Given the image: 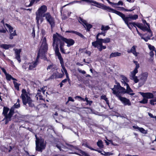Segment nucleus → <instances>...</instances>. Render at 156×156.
I'll list each match as a JSON object with an SVG mask.
<instances>
[{
	"mask_svg": "<svg viewBox=\"0 0 156 156\" xmlns=\"http://www.w3.org/2000/svg\"><path fill=\"white\" fill-rule=\"evenodd\" d=\"M48 44L47 43L46 38L44 37L42 40L41 45L39 49L35 61L32 62L29 65L28 69L29 70H33L39 63V59L40 57L43 58L45 53L48 50Z\"/></svg>",
	"mask_w": 156,
	"mask_h": 156,
	"instance_id": "obj_1",
	"label": "nucleus"
},
{
	"mask_svg": "<svg viewBox=\"0 0 156 156\" xmlns=\"http://www.w3.org/2000/svg\"><path fill=\"white\" fill-rule=\"evenodd\" d=\"M53 45L54 46L55 44V54L56 56L58 57L57 53L58 52L59 54H61L59 51L58 46L59 44L60 49L61 53L62 54H68L70 52L69 51L67 53H66L65 51L64 48L65 45V43L62 42L57 37V36L55 34L53 35Z\"/></svg>",
	"mask_w": 156,
	"mask_h": 156,
	"instance_id": "obj_2",
	"label": "nucleus"
},
{
	"mask_svg": "<svg viewBox=\"0 0 156 156\" xmlns=\"http://www.w3.org/2000/svg\"><path fill=\"white\" fill-rule=\"evenodd\" d=\"M53 45L54 46L55 44V54L56 56L58 57L57 53L58 52L59 54H61L59 51L58 46L59 44L60 49L61 53L62 54H68L70 52L69 51L67 53H66L65 51L64 48L65 45V43L62 42L57 37V36L55 34L53 35Z\"/></svg>",
	"mask_w": 156,
	"mask_h": 156,
	"instance_id": "obj_3",
	"label": "nucleus"
},
{
	"mask_svg": "<svg viewBox=\"0 0 156 156\" xmlns=\"http://www.w3.org/2000/svg\"><path fill=\"white\" fill-rule=\"evenodd\" d=\"M115 14L120 16L122 19L125 23L131 30L132 29V26H130V24H129V22L132 20H136L138 19V15L137 14L133 15L129 14L127 16H126L124 14L118 11H117Z\"/></svg>",
	"mask_w": 156,
	"mask_h": 156,
	"instance_id": "obj_4",
	"label": "nucleus"
},
{
	"mask_svg": "<svg viewBox=\"0 0 156 156\" xmlns=\"http://www.w3.org/2000/svg\"><path fill=\"white\" fill-rule=\"evenodd\" d=\"M29 93L27 92L26 89H23L22 90L21 98L22 99L23 105H26L28 104L29 107L33 108L35 107L34 101H33L30 97L28 95Z\"/></svg>",
	"mask_w": 156,
	"mask_h": 156,
	"instance_id": "obj_5",
	"label": "nucleus"
},
{
	"mask_svg": "<svg viewBox=\"0 0 156 156\" xmlns=\"http://www.w3.org/2000/svg\"><path fill=\"white\" fill-rule=\"evenodd\" d=\"M36 150L38 151L42 152L43 150L45 149L46 147V143L44 142V140L42 138H39L35 135Z\"/></svg>",
	"mask_w": 156,
	"mask_h": 156,
	"instance_id": "obj_6",
	"label": "nucleus"
},
{
	"mask_svg": "<svg viewBox=\"0 0 156 156\" xmlns=\"http://www.w3.org/2000/svg\"><path fill=\"white\" fill-rule=\"evenodd\" d=\"M103 42L100 39H96V41L92 43V45L94 48H97L99 51H101L103 49H106V47L103 45Z\"/></svg>",
	"mask_w": 156,
	"mask_h": 156,
	"instance_id": "obj_7",
	"label": "nucleus"
},
{
	"mask_svg": "<svg viewBox=\"0 0 156 156\" xmlns=\"http://www.w3.org/2000/svg\"><path fill=\"white\" fill-rule=\"evenodd\" d=\"M57 37L60 39L62 42H64V43H65L67 44V46L68 47H69L73 45L75 43V42L74 40L71 38L68 39L64 37L60 34L57 33Z\"/></svg>",
	"mask_w": 156,
	"mask_h": 156,
	"instance_id": "obj_8",
	"label": "nucleus"
},
{
	"mask_svg": "<svg viewBox=\"0 0 156 156\" xmlns=\"http://www.w3.org/2000/svg\"><path fill=\"white\" fill-rule=\"evenodd\" d=\"M91 5H94L98 8L102 9H103L106 10L108 12H112L115 14L117 12V10L114 9L110 7L105 5L104 4L97 2L95 5H94L92 4H90Z\"/></svg>",
	"mask_w": 156,
	"mask_h": 156,
	"instance_id": "obj_9",
	"label": "nucleus"
},
{
	"mask_svg": "<svg viewBox=\"0 0 156 156\" xmlns=\"http://www.w3.org/2000/svg\"><path fill=\"white\" fill-rule=\"evenodd\" d=\"M43 17H45L46 20L50 24L51 28L55 26L54 18L51 16L49 12H47L44 14L43 15Z\"/></svg>",
	"mask_w": 156,
	"mask_h": 156,
	"instance_id": "obj_10",
	"label": "nucleus"
},
{
	"mask_svg": "<svg viewBox=\"0 0 156 156\" xmlns=\"http://www.w3.org/2000/svg\"><path fill=\"white\" fill-rule=\"evenodd\" d=\"M9 110V108L8 107H3L2 114L5 117L4 119H5V124H7L9 122L11 121L10 116H8L9 113L8 114Z\"/></svg>",
	"mask_w": 156,
	"mask_h": 156,
	"instance_id": "obj_11",
	"label": "nucleus"
},
{
	"mask_svg": "<svg viewBox=\"0 0 156 156\" xmlns=\"http://www.w3.org/2000/svg\"><path fill=\"white\" fill-rule=\"evenodd\" d=\"M47 10L46 6L43 5L41 6L36 12V14L38 15V17L41 16L45 14Z\"/></svg>",
	"mask_w": 156,
	"mask_h": 156,
	"instance_id": "obj_12",
	"label": "nucleus"
},
{
	"mask_svg": "<svg viewBox=\"0 0 156 156\" xmlns=\"http://www.w3.org/2000/svg\"><path fill=\"white\" fill-rule=\"evenodd\" d=\"M146 25L148 26V27L146 26H143V24L140 23L139 28L143 31H147L149 33V34H150L149 36L152 37L153 36L152 33L150 29V24L149 23H147Z\"/></svg>",
	"mask_w": 156,
	"mask_h": 156,
	"instance_id": "obj_13",
	"label": "nucleus"
},
{
	"mask_svg": "<svg viewBox=\"0 0 156 156\" xmlns=\"http://www.w3.org/2000/svg\"><path fill=\"white\" fill-rule=\"evenodd\" d=\"M5 25L6 27L8 28L9 32L10 33L9 34V38L10 39L12 40L13 39L14 36L17 35L16 32V30H14L13 31V28L10 25L7 23H5Z\"/></svg>",
	"mask_w": 156,
	"mask_h": 156,
	"instance_id": "obj_14",
	"label": "nucleus"
},
{
	"mask_svg": "<svg viewBox=\"0 0 156 156\" xmlns=\"http://www.w3.org/2000/svg\"><path fill=\"white\" fill-rule=\"evenodd\" d=\"M119 99L123 104L125 105H128L130 106L131 105V102L129 100L121 96H119Z\"/></svg>",
	"mask_w": 156,
	"mask_h": 156,
	"instance_id": "obj_15",
	"label": "nucleus"
},
{
	"mask_svg": "<svg viewBox=\"0 0 156 156\" xmlns=\"http://www.w3.org/2000/svg\"><path fill=\"white\" fill-rule=\"evenodd\" d=\"M58 58L59 59L61 66L62 67L63 72L64 71L65 73L67 72V70L66 69L64 64V62L63 58H62L61 54H59L58 52L57 53Z\"/></svg>",
	"mask_w": 156,
	"mask_h": 156,
	"instance_id": "obj_16",
	"label": "nucleus"
},
{
	"mask_svg": "<svg viewBox=\"0 0 156 156\" xmlns=\"http://www.w3.org/2000/svg\"><path fill=\"white\" fill-rule=\"evenodd\" d=\"M140 95L144 98L147 99H151L154 98V95L152 93L150 92L143 93L140 92Z\"/></svg>",
	"mask_w": 156,
	"mask_h": 156,
	"instance_id": "obj_17",
	"label": "nucleus"
},
{
	"mask_svg": "<svg viewBox=\"0 0 156 156\" xmlns=\"http://www.w3.org/2000/svg\"><path fill=\"white\" fill-rule=\"evenodd\" d=\"M136 46L133 45L131 49L130 50L129 49L127 51L129 53H132L135 57H137L138 55L139 54V53L136 51Z\"/></svg>",
	"mask_w": 156,
	"mask_h": 156,
	"instance_id": "obj_18",
	"label": "nucleus"
},
{
	"mask_svg": "<svg viewBox=\"0 0 156 156\" xmlns=\"http://www.w3.org/2000/svg\"><path fill=\"white\" fill-rule=\"evenodd\" d=\"M21 52V49H16L15 50V58H16L18 60L19 63L21 62V59L20 58V53Z\"/></svg>",
	"mask_w": 156,
	"mask_h": 156,
	"instance_id": "obj_19",
	"label": "nucleus"
},
{
	"mask_svg": "<svg viewBox=\"0 0 156 156\" xmlns=\"http://www.w3.org/2000/svg\"><path fill=\"white\" fill-rule=\"evenodd\" d=\"M148 75V73L147 72L142 73L141 75L140 80L145 83L147 80Z\"/></svg>",
	"mask_w": 156,
	"mask_h": 156,
	"instance_id": "obj_20",
	"label": "nucleus"
},
{
	"mask_svg": "<svg viewBox=\"0 0 156 156\" xmlns=\"http://www.w3.org/2000/svg\"><path fill=\"white\" fill-rule=\"evenodd\" d=\"M65 32L75 34L76 35H78V36H80L83 39H86L85 37H84L82 34L76 31H75L74 30H67L65 31Z\"/></svg>",
	"mask_w": 156,
	"mask_h": 156,
	"instance_id": "obj_21",
	"label": "nucleus"
},
{
	"mask_svg": "<svg viewBox=\"0 0 156 156\" xmlns=\"http://www.w3.org/2000/svg\"><path fill=\"white\" fill-rule=\"evenodd\" d=\"M133 128L134 129H137L143 133L146 134L147 133V132L143 128H140L138 126H133Z\"/></svg>",
	"mask_w": 156,
	"mask_h": 156,
	"instance_id": "obj_22",
	"label": "nucleus"
},
{
	"mask_svg": "<svg viewBox=\"0 0 156 156\" xmlns=\"http://www.w3.org/2000/svg\"><path fill=\"white\" fill-rule=\"evenodd\" d=\"M15 108L12 106L9 110L8 116H10L11 121L12 119L11 118L15 113Z\"/></svg>",
	"mask_w": 156,
	"mask_h": 156,
	"instance_id": "obj_23",
	"label": "nucleus"
},
{
	"mask_svg": "<svg viewBox=\"0 0 156 156\" xmlns=\"http://www.w3.org/2000/svg\"><path fill=\"white\" fill-rule=\"evenodd\" d=\"M43 15H42L41 16L38 17V15H36V19L37 24H39V21L40 20L41 23L43 22L44 20V19L43 18Z\"/></svg>",
	"mask_w": 156,
	"mask_h": 156,
	"instance_id": "obj_24",
	"label": "nucleus"
},
{
	"mask_svg": "<svg viewBox=\"0 0 156 156\" xmlns=\"http://www.w3.org/2000/svg\"><path fill=\"white\" fill-rule=\"evenodd\" d=\"M139 67L140 65L139 63L136 64V67L133 70V71L131 72L133 73V76L136 75V74L138 73V69L139 68Z\"/></svg>",
	"mask_w": 156,
	"mask_h": 156,
	"instance_id": "obj_25",
	"label": "nucleus"
},
{
	"mask_svg": "<svg viewBox=\"0 0 156 156\" xmlns=\"http://www.w3.org/2000/svg\"><path fill=\"white\" fill-rule=\"evenodd\" d=\"M121 55V53L118 52H112L111 53L110 56V58L113 57H116L117 56H119Z\"/></svg>",
	"mask_w": 156,
	"mask_h": 156,
	"instance_id": "obj_26",
	"label": "nucleus"
},
{
	"mask_svg": "<svg viewBox=\"0 0 156 156\" xmlns=\"http://www.w3.org/2000/svg\"><path fill=\"white\" fill-rule=\"evenodd\" d=\"M126 90L125 91L124 93L129 94L130 92H133V90L130 88L128 83H126Z\"/></svg>",
	"mask_w": 156,
	"mask_h": 156,
	"instance_id": "obj_27",
	"label": "nucleus"
},
{
	"mask_svg": "<svg viewBox=\"0 0 156 156\" xmlns=\"http://www.w3.org/2000/svg\"><path fill=\"white\" fill-rule=\"evenodd\" d=\"M12 45L11 44H2L0 45L1 48L5 49L6 50L12 47Z\"/></svg>",
	"mask_w": 156,
	"mask_h": 156,
	"instance_id": "obj_28",
	"label": "nucleus"
},
{
	"mask_svg": "<svg viewBox=\"0 0 156 156\" xmlns=\"http://www.w3.org/2000/svg\"><path fill=\"white\" fill-rule=\"evenodd\" d=\"M110 27L108 26H105L104 25H102L101 27V30L103 31L107 32V31L110 29Z\"/></svg>",
	"mask_w": 156,
	"mask_h": 156,
	"instance_id": "obj_29",
	"label": "nucleus"
},
{
	"mask_svg": "<svg viewBox=\"0 0 156 156\" xmlns=\"http://www.w3.org/2000/svg\"><path fill=\"white\" fill-rule=\"evenodd\" d=\"M106 31H103L101 32V33H98L96 35V39H100V38H99V37L100 35H102L104 36H105L106 35Z\"/></svg>",
	"mask_w": 156,
	"mask_h": 156,
	"instance_id": "obj_30",
	"label": "nucleus"
},
{
	"mask_svg": "<svg viewBox=\"0 0 156 156\" xmlns=\"http://www.w3.org/2000/svg\"><path fill=\"white\" fill-rule=\"evenodd\" d=\"M40 1V0H30V4L26 6V7H30L33 5L35 2H36V3H37V2H39Z\"/></svg>",
	"mask_w": 156,
	"mask_h": 156,
	"instance_id": "obj_31",
	"label": "nucleus"
},
{
	"mask_svg": "<svg viewBox=\"0 0 156 156\" xmlns=\"http://www.w3.org/2000/svg\"><path fill=\"white\" fill-rule=\"evenodd\" d=\"M101 41L104 43H108L110 42V39L109 37H107L105 38H100Z\"/></svg>",
	"mask_w": 156,
	"mask_h": 156,
	"instance_id": "obj_32",
	"label": "nucleus"
},
{
	"mask_svg": "<svg viewBox=\"0 0 156 156\" xmlns=\"http://www.w3.org/2000/svg\"><path fill=\"white\" fill-rule=\"evenodd\" d=\"M13 83L15 89L17 90H19V87L21 85L20 83H18L15 81H13Z\"/></svg>",
	"mask_w": 156,
	"mask_h": 156,
	"instance_id": "obj_33",
	"label": "nucleus"
},
{
	"mask_svg": "<svg viewBox=\"0 0 156 156\" xmlns=\"http://www.w3.org/2000/svg\"><path fill=\"white\" fill-rule=\"evenodd\" d=\"M85 25L86 27L87 31H90V29L93 27L92 25L87 23H86L85 24Z\"/></svg>",
	"mask_w": 156,
	"mask_h": 156,
	"instance_id": "obj_34",
	"label": "nucleus"
},
{
	"mask_svg": "<svg viewBox=\"0 0 156 156\" xmlns=\"http://www.w3.org/2000/svg\"><path fill=\"white\" fill-rule=\"evenodd\" d=\"M122 80L123 81V82H124L125 85H126V83H127L129 82V80L127 78L124 76H122Z\"/></svg>",
	"mask_w": 156,
	"mask_h": 156,
	"instance_id": "obj_35",
	"label": "nucleus"
},
{
	"mask_svg": "<svg viewBox=\"0 0 156 156\" xmlns=\"http://www.w3.org/2000/svg\"><path fill=\"white\" fill-rule=\"evenodd\" d=\"M140 23H136L135 22H129V24H130L131 26H132V27L133 26L136 28V27L139 28L140 25Z\"/></svg>",
	"mask_w": 156,
	"mask_h": 156,
	"instance_id": "obj_36",
	"label": "nucleus"
},
{
	"mask_svg": "<svg viewBox=\"0 0 156 156\" xmlns=\"http://www.w3.org/2000/svg\"><path fill=\"white\" fill-rule=\"evenodd\" d=\"M62 73H58L57 71H56V73H57V78H61L62 77H63L65 74L63 72V71L62 70Z\"/></svg>",
	"mask_w": 156,
	"mask_h": 156,
	"instance_id": "obj_37",
	"label": "nucleus"
},
{
	"mask_svg": "<svg viewBox=\"0 0 156 156\" xmlns=\"http://www.w3.org/2000/svg\"><path fill=\"white\" fill-rule=\"evenodd\" d=\"M57 78V73L54 72L53 74L49 78V79H54Z\"/></svg>",
	"mask_w": 156,
	"mask_h": 156,
	"instance_id": "obj_38",
	"label": "nucleus"
},
{
	"mask_svg": "<svg viewBox=\"0 0 156 156\" xmlns=\"http://www.w3.org/2000/svg\"><path fill=\"white\" fill-rule=\"evenodd\" d=\"M61 13L62 16V19L63 20L66 19L68 17L67 12H64L62 14V12H61Z\"/></svg>",
	"mask_w": 156,
	"mask_h": 156,
	"instance_id": "obj_39",
	"label": "nucleus"
},
{
	"mask_svg": "<svg viewBox=\"0 0 156 156\" xmlns=\"http://www.w3.org/2000/svg\"><path fill=\"white\" fill-rule=\"evenodd\" d=\"M97 145L98 147L101 148H103L104 147L103 142L101 140L98 141L97 142Z\"/></svg>",
	"mask_w": 156,
	"mask_h": 156,
	"instance_id": "obj_40",
	"label": "nucleus"
},
{
	"mask_svg": "<svg viewBox=\"0 0 156 156\" xmlns=\"http://www.w3.org/2000/svg\"><path fill=\"white\" fill-rule=\"evenodd\" d=\"M131 74L132 76V77L135 83H136L139 81V80L137 78V77L136 76V75L133 76L132 72H131Z\"/></svg>",
	"mask_w": 156,
	"mask_h": 156,
	"instance_id": "obj_41",
	"label": "nucleus"
},
{
	"mask_svg": "<svg viewBox=\"0 0 156 156\" xmlns=\"http://www.w3.org/2000/svg\"><path fill=\"white\" fill-rule=\"evenodd\" d=\"M139 102L141 104H146L148 102V99L146 98H144L143 100L140 101Z\"/></svg>",
	"mask_w": 156,
	"mask_h": 156,
	"instance_id": "obj_42",
	"label": "nucleus"
},
{
	"mask_svg": "<svg viewBox=\"0 0 156 156\" xmlns=\"http://www.w3.org/2000/svg\"><path fill=\"white\" fill-rule=\"evenodd\" d=\"M6 79L8 81H10L11 80L12 76L9 73H7L5 75Z\"/></svg>",
	"mask_w": 156,
	"mask_h": 156,
	"instance_id": "obj_43",
	"label": "nucleus"
},
{
	"mask_svg": "<svg viewBox=\"0 0 156 156\" xmlns=\"http://www.w3.org/2000/svg\"><path fill=\"white\" fill-rule=\"evenodd\" d=\"M116 83L117 84V85H114V88L117 90L120 89V87H121V86H120L119 83L116 82Z\"/></svg>",
	"mask_w": 156,
	"mask_h": 156,
	"instance_id": "obj_44",
	"label": "nucleus"
},
{
	"mask_svg": "<svg viewBox=\"0 0 156 156\" xmlns=\"http://www.w3.org/2000/svg\"><path fill=\"white\" fill-rule=\"evenodd\" d=\"M55 68L53 67L52 65H49L47 67V69L48 70V69H51L52 71H53L55 70Z\"/></svg>",
	"mask_w": 156,
	"mask_h": 156,
	"instance_id": "obj_45",
	"label": "nucleus"
},
{
	"mask_svg": "<svg viewBox=\"0 0 156 156\" xmlns=\"http://www.w3.org/2000/svg\"><path fill=\"white\" fill-rule=\"evenodd\" d=\"M150 34H148V36L146 37H144L142 36L141 37V38L142 39H144L145 41L147 42L148 41V40L150 39V37H150Z\"/></svg>",
	"mask_w": 156,
	"mask_h": 156,
	"instance_id": "obj_46",
	"label": "nucleus"
},
{
	"mask_svg": "<svg viewBox=\"0 0 156 156\" xmlns=\"http://www.w3.org/2000/svg\"><path fill=\"white\" fill-rule=\"evenodd\" d=\"M112 90L113 91V93L114 94H116V96L119 98V94H118V91L116 90V89L113 88L112 89Z\"/></svg>",
	"mask_w": 156,
	"mask_h": 156,
	"instance_id": "obj_47",
	"label": "nucleus"
},
{
	"mask_svg": "<svg viewBox=\"0 0 156 156\" xmlns=\"http://www.w3.org/2000/svg\"><path fill=\"white\" fill-rule=\"evenodd\" d=\"M67 79H64V80H63L62 82L60 83L59 84V85L60 86V87H62L63 86V83H65L67 81Z\"/></svg>",
	"mask_w": 156,
	"mask_h": 156,
	"instance_id": "obj_48",
	"label": "nucleus"
},
{
	"mask_svg": "<svg viewBox=\"0 0 156 156\" xmlns=\"http://www.w3.org/2000/svg\"><path fill=\"white\" fill-rule=\"evenodd\" d=\"M70 147L74 148L76 150H77L80 152L81 151H82L77 146H73V145H70Z\"/></svg>",
	"mask_w": 156,
	"mask_h": 156,
	"instance_id": "obj_49",
	"label": "nucleus"
},
{
	"mask_svg": "<svg viewBox=\"0 0 156 156\" xmlns=\"http://www.w3.org/2000/svg\"><path fill=\"white\" fill-rule=\"evenodd\" d=\"M148 48L150 50H152V51H155V48L154 46L151 45L150 44H149L148 45Z\"/></svg>",
	"mask_w": 156,
	"mask_h": 156,
	"instance_id": "obj_50",
	"label": "nucleus"
},
{
	"mask_svg": "<svg viewBox=\"0 0 156 156\" xmlns=\"http://www.w3.org/2000/svg\"><path fill=\"white\" fill-rule=\"evenodd\" d=\"M103 152H104V154L103 153V155L105 156H109L111 155H112L113 154L112 153H111V152H105V151H103Z\"/></svg>",
	"mask_w": 156,
	"mask_h": 156,
	"instance_id": "obj_51",
	"label": "nucleus"
},
{
	"mask_svg": "<svg viewBox=\"0 0 156 156\" xmlns=\"http://www.w3.org/2000/svg\"><path fill=\"white\" fill-rule=\"evenodd\" d=\"M13 106L15 108H18L20 107V103H18L17 104V103L14 104V105Z\"/></svg>",
	"mask_w": 156,
	"mask_h": 156,
	"instance_id": "obj_52",
	"label": "nucleus"
},
{
	"mask_svg": "<svg viewBox=\"0 0 156 156\" xmlns=\"http://www.w3.org/2000/svg\"><path fill=\"white\" fill-rule=\"evenodd\" d=\"M101 99H102L106 101L108 99V98L106 97V96L105 95H102L101 96Z\"/></svg>",
	"mask_w": 156,
	"mask_h": 156,
	"instance_id": "obj_53",
	"label": "nucleus"
},
{
	"mask_svg": "<svg viewBox=\"0 0 156 156\" xmlns=\"http://www.w3.org/2000/svg\"><path fill=\"white\" fill-rule=\"evenodd\" d=\"M14 148V147H12L11 146H9V147H8V148H7V150H8V152H10L13 149V148Z\"/></svg>",
	"mask_w": 156,
	"mask_h": 156,
	"instance_id": "obj_54",
	"label": "nucleus"
},
{
	"mask_svg": "<svg viewBox=\"0 0 156 156\" xmlns=\"http://www.w3.org/2000/svg\"><path fill=\"white\" fill-rule=\"evenodd\" d=\"M77 70L80 73H82L83 74H85L86 73L85 71L84 70H82L79 68H78L77 69Z\"/></svg>",
	"mask_w": 156,
	"mask_h": 156,
	"instance_id": "obj_55",
	"label": "nucleus"
},
{
	"mask_svg": "<svg viewBox=\"0 0 156 156\" xmlns=\"http://www.w3.org/2000/svg\"><path fill=\"white\" fill-rule=\"evenodd\" d=\"M156 102V100L155 99L151 100L150 101V104L152 105H154V102Z\"/></svg>",
	"mask_w": 156,
	"mask_h": 156,
	"instance_id": "obj_56",
	"label": "nucleus"
},
{
	"mask_svg": "<svg viewBox=\"0 0 156 156\" xmlns=\"http://www.w3.org/2000/svg\"><path fill=\"white\" fill-rule=\"evenodd\" d=\"M79 20H80V21H81L84 24V25L86 23H87V21L86 20H83V19H82L81 17H80Z\"/></svg>",
	"mask_w": 156,
	"mask_h": 156,
	"instance_id": "obj_57",
	"label": "nucleus"
},
{
	"mask_svg": "<svg viewBox=\"0 0 156 156\" xmlns=\"http://www.w3.org/2000/svg\"><path fill=\"white\" fill-rule=\"evenodd\" d=\"M115 5H123V3L122 1H119L117 3H115Z\"/></svg>",
	"mask_w": 156,
	"mask_h": 156,
	"instance_id": "obj_58",
	"label": "nucleus"
},
{
	"mask_svg": "<svg viewBox=\"0 0 156 156\" xmlns=\"http://www.w3.org/2000/svg\"><path fill=\"white\" fill-rule=\"evenodd\" d=\"M6 31H7V30L6 28L5 29L3 28L2 29H0V33H5Z\"/></svg>",
	"mask_w": 156,
	"mask_h": 156,
	"instance_id": "obj_59",
	"label": "nucleus"
},
{
	"mask_svg": "<svg viewBox=\"0 0 156 156\" xmlns=\"http://www.w3.org/2000/svg\"><path fill=\"white\" fill-rule=\"evenodd\" d=\"M105 101L106 102V104L108 105V106L109 108L110 109H112L113 107H110L109 104V100H108V99L106 101V100Z\"/></svg>",
	"mask_w": 156,
	"mask_h": 156,
	"instance_id": "obj_60",
	"label": "nucleus"
},
{
	"mask_svg": "<svg viewBox=\"0 0 156 156\" xmlns=\"http://www.w3.org/2000/svg\"><path fill=\"white\" fill-rule=\"evenodd\" d=\"M1 69L2 71L4 73L5 75L7 73L5 69L4 68L1 67Z\"/></svg>",
	"mask_w": 156,
	"mask_h": 156,
	"instance_id": "obj_61",
	"label": "nucleus"
},
{
	"mask_svg": "<svg viewBox=\"0 0 156 156\" xmlns=\"http://www.w3.org/2000/svg\"><path fill=\"white\" fill-rule=\"evenodd\" d=\"M75 99H76V98H79V99H80V100H81V101H82V100H84V98H82V97H80V96H76L75 97Z\"/></svg>",
	"mask_w": 156,
	"mask_h": 156,
	"instance_id": "obj_62",
	"label": "nucleus"
},
{
	"mask_svg": "<svg viewBox=\"0 0 156 156\" xmlns=\"http://www.w3.org/2000/svg\"><path fill=\"white\" fill-rule=\"evenodd\" d=\"M68 101H71L72 102H74V100L71 97H69L68 98Z\"/></svg>",
	"mask_w": 156,
	"mask_h": 156,
	"instance_id": "obj_63",
	"label": "nucleus"
},
{
	"mask_svg": "<svg viewBox=\"0 0 156 156\" xmlns=\"http://www.w3.org/2000/svg\"><path fill=\"white\" fill-rule=\"evenodd\" d=\"M65 73L66 75V79H67V80H69V81H70V79L69 77V74L68 73V72H67L66 73Z\"/></svg>",
	"mask_w": 156,
	"mask_h": 156,
	"instance_id": "obj_64",
	"label": "nucleus"
}]
</instances>
